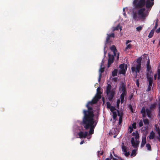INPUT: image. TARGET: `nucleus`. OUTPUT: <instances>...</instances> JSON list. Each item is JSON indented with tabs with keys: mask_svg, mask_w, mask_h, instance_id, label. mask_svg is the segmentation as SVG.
Listing matches in <instances>:
<instances>
[{
	"mask_svg": "<svg viewBox=\"0 0 160 160\" xmlns=\"http://www.w3.org/2000/svg\"><path fill=\"white\" fill-rule=\"evenodd\" d=\"M82 125L86 130L89 129V134H92L94 133V130L96 124H94L95 120L94 117L82 118Z\"/></svg>",
	"mask_w": 160,
	"mask_h": 160,
	"instance_id": "f257e3e1",
	"label": "nucleus"
},
{
	"mask_svg": "<svg viewBox=\"0 0 160 160\" xmlns=\"http://www.w3.org/2000/svg\"><path fill=\"white\" fill-rule=\"evenodd\" d=\"M94 102L92 100L88 102L86 105V107L87 108V110L83 109L82 111V113L83 116L82 118H91L94 117V113L93 108L92 107L93 104Z\"/></svg>",
	"mask_w": 160,
	"mask_h": 160,
	"instance_id": "f03ea898",
	"label": "nucleus"
},
{
	"mask_svg": "<svg viewBox=\"0 0 160 160\" xmlns=\"http://www.w3.org/2000/svg\"><path fill=\"white\" fill-rule=\"evenodd\" d=\"M111 85L108 84L106 90L105 91L106 92L108 99L110 101H111L113 99L115 95V89L112 88L111 90Z\"/></svg>",
	"mask_w": 160,
	"mask_h": 160,
	"instance_id": "7ed1b4c3",
	"label": "nucleus"
},
{
	"mask_svg": "<svg viewBox=\"0 0 160 160\" xmlns=\"http://www.w3.org/2000/svg\"><path fill=\"white\" fill-rule=\"evenodd\" d=\"M145 3V0H134L133 2V4L136 8H142Z\"/></svg>",
	"mask_w": 160,
	"mask_h": 160,
	"instance_id": "20e7f679",
	"label": "nucleus"
},
{
	"mask_svg": "<svg viewBox=\"0 0 160 160\" xmlns=\"http://www.w3.org/2000/svg\"><path fill=\"white\" fill-rule=\"evenodd\" d=\"M142 58H139L137 60V62L138 64L136 67H132L131 68V70L132 72H135L136 73L139 72L141 70V62Z\"/></svg>",
	"mask_w": 160,
	"mask_h": 160,
	"instance_id": "39448f33",
	"label": "nucleus"
},
{
	"mask_svg": "<svg viewBox=\"0 0 160 160\" xmlns=\"http://www.w3.org/2000/svg\"><path fill=\"white\" fill-rule=\"evenodd\" d=\"M147 66V76H152V72L151 70V68L150 65V62L149 59H148L146 64Z\"/></svg>",
	"mask_w": 160,
	"mask_h": 160,
	"instance_id": "423d86ee",
	"label": "nucleus"
},
{
	"mask_svg": "<svg viewBox=\"0 0 160 160\" xmlns=\"http://www.w3.org/2000/svg\"><path fill=\"white\" fill-rule=\"evenodd\" d=\"M114 57L112 55L108 54V68L110 67L111 65L113 63L114 60Z\"/></svg>",
	"mask_w": 160,
	"mask_h": 160,
	"instance_id": "0eeeda50",
	"label": "nucleus"
},
{
	"mask_svg": "<svg viewBox=\"0 0 160 160\" xmlns=\"http://www.w3.org/2000/svg\"><path fill=\"white\" fill-rule=\"evenodd\" d=\"M119 91L122 92V93H127L126 87L125 84L124 83H121L119 88Z\"/></svg>",
	"mask_w": 160,
	"mask_h": 160,
	"instance_id": "6e6552de",
	"label": "nucleus"
},
{
	"mask_svg": "<svg viewBox=\"0 0 160 160\" xmlns=\"http://www.w3.org/2000/svg\"><path fill=\"white\" fill-rule=\"evenodd\" d=\"M145 9L144 8H141L138 11V14L140 16L142 19H144L146 17V14L144 13Z\"/></svg>",
	"mask_w": 160,
	"mask_h": 160,
	"instance_id": "1a4fd4ad",
	"label": "nucleus"
},
{
	"mask_svg": "<svg viewBox=\"0 0 160 160\" xmlns=\"http://www.w3.org/2000/svg\"><path fill=\"white\" fill-rule=\"evenodd\" d=\"M154 0H147L145 3L146 8H151L154 4Z\"/></svg>",
	"mask_w": 160,
	"mask_h": 160,
	"instance_id": "9d476101",
	"label": "nucleus"
},
{
	"mask_svg": "<svg viewBox=\"0 0 160 160\" xmlns=\"http://www.w3.org/2000/svg\"><path fill=\"white\" fill-rule=\"evenodd\" d=\"M127 65H126V67H125L124 63H123L120 64L119 66V68H120L121 70L120 73L122 74H124L125 73L127 69Z\"/></svg>",
	"mask_w": 160,
	"mask_h": 160,
	"instance_id": "9b49d317",
	"label": "nucleus"
},
{
	"mask_svg": "<svg viewBox=\"0 0 160 160\" xmlns=\"http://www.w3.org/2000/svg\"><path fill=\"white\" fill-rule=\"evenodd\" d=\"M88 135V132L87 131L83 132L82 131L79 132L78 133V135L79 136V137L81 138H86Z\"/></svg>",
	"mask_w": 160,
	"mask_h": 160,
	"instance_id": "f8f14e48",
	"label": "nucleus"
},
{
	"mask_svg": "<svg viewBox=\"0 0 160 160\" xmlns=\"http://www.w3.org/2000/svg\"><path fill=\"white\" fill-rule=\"evenodd\" d=\"M131 143L132 147L134 148H137L139 142L138 141H136V142H135L134 138V137H132L131 138Z\"/></svg>",
	"mask_w": 160,
	"mask_h": 160,
	"instance_id": "ddd939ff",
	"label": "nucleus"
},
{
	"mask_svg": "<svg viewBox=\"0 0 160 160\" xmlns=\"http://www.w3.org/2000/svg\"><path fill=\"white\" fill-rule=\"evenodd\" d=\"M152 76H147V77L148 82V85L152 87L153 84V79Z\"/></svg>",
	"mask_w": 160,
	"mask_h": 160,
	"instance_id": "4468645a",
	"label": "nucleus"
},
{
	"mask_svg": "<svg viewBox=\"0 0 160 160\" xmlns=\"http://www.w3.org/2000/svg\"><path fill=\"white\" fill-rule=\"evenodd\" d=\"M111 132L112 134L114 135L113 138H115L118 133V131L117 128H112Z\"/></svg>",
	"mask_w": 160,
	"mask_h": 160,
	"instance_id": "2eb2a0df",
	"label": "nucleus"
},
{
	"mask_svg": "<svg viewBox=\"0 0 160 160\" xmlns=\"http://www.w3.org/2000/svg\"><path fill=\"white\" fill-rule=\"evenodd\" d=\"M104 67H100L99 70V77L98 79V82H100L101 80V77L102 76V73L104 71Z\"/></svg>",
	"mask_w": 160,
	"mask_h": 160,
	"instance_id": "dca6fc26",
	"label": "nucleus"
},
{
	"mask_svg": "<svg viewBox=\"0 0 160 160\" xmlns=\"http://www.w3.org/2000/svg\"><path fill=\"white\" fill-rule=\"evenodd\" d=\"M146 143V137H143L142 138V141L141 147V148L143 147Z\"/></svg>",
	"mask_w": 160,
	"mask_h": 160,
	"instance_id": "f3484780",
	"label": "nucleus"
},
{
	"mask_svg": "<svg viewBox=\"0 0 160 160\" xmlns=\"http://www.w3.org/2000/svg\"><path fill=\"white\" fill-rule=\"evenodd\" d=\"M152 110L149 108H147L146 109V112L148 117L149 118H151L152 116L151 112Z\"/></svg>",
	"mask_w": 160,
	"mask_h": 160,
	"instance_id": "a211bd4d",
	"label": "nucleus"
},
{
	"mask_svg": "<svg viewBox=\"0 0 160 160\" xmlns=\"http://www.w3.org/2000/svg\"><path fill=\"white\" fill-rule=\"evenodd\" d=\"M98 96L97 95H96L94 98L92 99V100L94 102L93 103H95V104L97 103V102L101 98H99V97H98Z\"/></svg>",
	"mask_w": 160,
	"mask_h": 160,
	"instance_id": "6ab92c4d",
	"label": "nucleus"
},
{
	"mask_svg": "<svg viewBox=\"0 0 160 160\" xmlns=\"http://www.w3.org/2000/svg\"><path fill=\"white\" fill-rule=\"evenodd\" d=\"M101 88L100 87H98L97 89V94L96 95L98 96V97H99V98H101V94L102 92L100 91Z\"/></svg>",
	"mask_w": 160,
	"mask_h": 160,
	"instance_id": "aec40b11",
	"label": "nucleus"
},
{
	"mask_svg": "<svg viewBox=\"0 0 160 160\" xmlns=\"http://www.w3.org/2000/svg\"><path fill=\"white\" fill-rule=\"evenodd\" d=\"M127 94V93H122L120 96V98L121 100V103H122L124 102V98Z\"/></svg>",
	"mask_w": 160,
	"mask_h": 160,
	"instance_id": "412c9836",
	"label": "nucleus"
},
{
	"mask_svg": "<svg viewBox=\"0 0 160 160\" xmlns=\"http://www.w3.org/2000/svg\"><path fill=\"white\" fill-rule=\"evenodd\" d=\"M132 135L135 137V138L136 140L138 139L139 138V134L137 131L132 133Z\"/></svg>",
	"mask_w": 160,
	"mask_h": 160,
	"instance_id": "4be33fe9",
	"label": "nucleus"
},
{
	"mask_svg": "<svg viewBox=\"0 0 160 160\" xmlns=\"http://www.w3.org/2000/svg\"><path fill=\"white\" fill-rule=\"evenodd\" d=\"M155 137V133L153 131H152L150 133L149 138L150 139H152Z\"/></svg>",
	"mask_w": 160,
	"mask_h": 160,
	"instance_id": "5701e85b",
	"label": "nucleus"
},
{
	"mask_svg": "<svg viewBox=\"0 0 160 160\" xmlns=\"http://www.w3.org/2000/svg\"><path fill=\"white\" fill-rule=\"evenodd\" d=\"M154 33V29H152L151 30L150 32L148 37L149 38H152L153 36V34Z\"/></svg>",
	"mask_w": 160,
	"mask_h": 160,
	"instance_id": "b1692460",
	"label": "nucleus"
},
{
	"mask_svg": "<svg viewBox=\"0 0 160 160\" xmlns=\"http://www.w3.org/2000/svg\"><path fill=\"white\" fill-rule=\"evenodd\" d=\"M118 73V70L117 69H114L112 72V75L113 77L117 75Z\"/></svg>",
	"mask_w": 160,
	"mask_h": 160,
	"instance_id": "393cba45",
	"label": "nucleus"
},
{
	"mask_svg": "<svg viewBox=\"0 0 160 160\" xmlns=\"http://www.w3.org/2000/svg\"><path fill=\"white\" fill-rule=\"evenodd\" d=\"M113 118L114 120H116V118L117 117V113L116 112H113Z\"/></svg>",
	"mask_w": 160,
	"mask_h": 160,
	"instance_id": "a878e982",
	"label": "nucleus"
},
{
	"mask_svg": "<svg viewBox=\"0 0 160 160\" xmlns=\"http://www.w3.org/2000/svg\"><path fill=\"white\" fill-rule=\"evenodd\" d=\"M120 29V31H121L122 30V28L121 27H120V25L119 24H118L113 29V31L115 30H118L119 29Z\"/></svg>",
	"mask_w": 160,
	"mask_h": 160,
	"instance_id": "bb28decb",
	"label": "nucleus"
},
{
	"mask_svg": "<svg viewBox=\"0 0 160 160\" xmlns=\"http://www.w3.org/2000/svg\"><path fill=\"white\" fill-rule=\"evenodd\" d=\"M110 49L112 52L115 51L117 50L116 47L114 45H112L110 47Z\"/></svg>",
	"mask_w": 160,
	"mask_h": 160,
	"instance_id": "cd10ccee",
	"label": "nucleus"
},
{
	"mask_svg": "<svg viewBox=\"0 0 160 160\" xmlns=\"http://www.w3.org/2000/svg\"><path fill=\"white\" fill-rule=\"evenodd\" d=\"M144 123L145 125H148L149 124V122L148 119H146L143 120Z\"/></svg>",
	"mask_w": 160,
	"mask_h": 160,
	"instance_id": "c85d7f7f",
	"label": "nucleus"
},
{
	"mask_svg": "<svg viewBox=\"0 0 160 160\" xmlns=\"http://www.w3.org/2000/svg\"><path fill=\"white\" fill-rule=\"evenodd\" d=\"M156 104L155 103L151 104L150 107L149 109H150L151 110L153 109H154L156 107Z\"/></svg>",
	"mask_w": 160,
	"mask_h": 160,
	"instance_id": "c756f323",
	"label": "nucleus"
},
{
	"mask_svg": "<svg viewBox=\"0 0 160 160\" xmlns=\"http://www.w3.org/2000/svg\"><path fill=\"white\" fill-rule=\"evenodd\" d=\"M146 147L147 149L149 151H151V145L149 143H147L146 144Z\"/></svg>",
	"mask_w": 160,
	"mask_h": 160,
	"instance_id": "7c9ffc66",
	"label": "nucleus"
},
{
	"mask_svg": "<svg viewBox=\"0 0 160 160\" xmlns=\"http://www.w3.org/2000/svg\"><path fill=\"white\" fill-rule=\"evenodd\" d=\"M122 151L125 152H127V147L124 146V145H123V146H122Z\"/></svg>",
	"mask_w": 160,
	"mask_h": 160,
	"instance_id": "2f4dec72",
	"label": "nucleus"
},
{
	"mask_svg": "<svg viewBox=\"0 0 160 160\" xmlns=\"http://www.w3.org/2000/svg\"><path fill=\"white\" fill-rule=\"evenodd\" d=\"M107 37L106 38V44H108L109 42V41L110 39V37L109 36L108 34H107Z\"/></svg>",
	"mask_w": 160,
	"mask_h": 160,
	"instance_id": "473e14b6",
	"label": "nucleus"
},
{
	"mask_svg": "<svg viewBox=\"0 0 160 160\" xmlns=\"http://www.w3.org/2000/svg\"><path fill=\"white\" fill-rule=\"evenodd\" d=\"M128 108L130 109L131 112L133 113L134 112L133 110V108L132 105L131 104L129 105L128 106Z\"/></svg>",
	"mask_w": 160,
	"mask_h": 160,
	"instance_id": "72a5a7b5",
	"label": "nucleus"
},
{
	"mask_svg": "<svg viewBox=\"0 0 160 160\" xmlns=\"http://www.w3.org/2000/svg\"><path fill=\"white\" fill-rule=\"evenodd\" d=\"M132 45L131 44H129L127 45L125 48L126 50L130 49L132 47Z\"/></svg>",
	"mask_w": 160,
	"mask_h": 160,
	"instance_id": "f704fd0d",
	"label": "nucleus"
},
{
	"mask_svg": "<svg viewBox=\"0 0 160 160\" xmlns=\"http://www.w3.org/2000/svg\"><path fill=\"white\" fill-rule=\"evenodd\" d=\"M133 19L135 20H136L137 19V14L136 12H134L133 13Z\"/></svg>",
	"mask_w": 160,
	"mask_h": 160,
	"instance_id": "c9c22d12",
	"label": "nucleus"
},
{
	"mask_svg": "<svg viewBox=\"0 0 160 160\" xmlns=\"http://www.w3.org/2000/svg\"><path fill=\"white\" fill-rule=\"evenodd\" d=\"M146 111L145 108L143 107L142 108L141 112V113H146Z\"/></svg>",
	"mask_w": 160,
	"mask_h": 160,
	"instance_id": "e433bc0d",
	"label": "nucleus"
},
{
	"mask_svg": "<svg viewBox=\"0 0 160 160\" xmlns=\"http://www.w3.org/2000/svg\"><path fill=\"white\" fill-rule=\"evenodd\" d=\"M158 19H157L156 20V22H155V26H154V28H153V29H156L157 27L158 26Z\"/></svg>",
	"mask_w": 160,
	"mask_h": 160,
	"instance_id": "4c0bfd02",
	"label": "nucleus"
},
{
	"mask_svg": "<svg viewBox=\"0 0 160 160\" xmlns=\"http://www.w3.org/2000/svg\"><path fill=\"white\" fill-rule=\"evenodd\" d=\"M158 78L159 80V82H160V68L158 69Z\"/></svg>",
	"mask_w": 160,
	"mask_h": 160,
	"instance_id": "58836bf2",
	"label": "nucleus"
},
{
	"mask_svg": "<svg viewBox=\"0 0 160 160\" xmlns=\"http://www.w3.org/2000/svg\"><path fill=\"white\" fill-rule=\"evenodd\" d=\"M107 108H110L112 106L110 102H107L106 103Z\"/></svg>",
	"mask_w": 160,
	"mask_h": 160,
	"instance_id": "ea45409f",
	"label": "nucleus"
},
{
	"mask_svg": "<svg viewBox=\"0 0 160 160\" xmlns=\"http://www.w3.org/2000/svg\"><path fill=\"white\" fill-rule=\"evenodd\" d=\"M109 109L112 112H114V111L116 110V108L115 107L113 106H112Z\"/></svg>",
	"mask_w": 160,
	"mask_h": 160,
	"instance_id": "a19ab883",
	"label": "nucleus"
},
{
	"mask_svg": "<svg viewBox=\"0 0 160 160\" xmlns=\"http://www.w3.org/2000/svg\"><path fill=\"white\" fill-rule=\"evenodd\" d=\"M155 128V130L157 132V133L160 132V128L159 127H158L156 125Z\"/></svg>",
	"mask_w": 160,
	"mask_h": 160,
	"instance_id": "79ce46f5",
	"label": "nucleus"
},
{
	"mask_svg": "<svg viewBox=\"0 0 160 160\" xmlns=\"http://www.w3.org/2000/svg\"><path fill=\"white\" fill-rule=\"evenodd\" d=\"M142 27L140 26L137 27L136 29L137 31H140L142 29Z\"/></svg>",
	"mask_w": 160,
	"mask_h": 160,
	"instance_id": "37998d69",
	"label": "nucleus"
},
{
	"mask_svg": "<svg viewBox=\"0 0 160 160\" xmlns=\"http://www.w3.org/2000/svg\"><path fill=\"white\" fill-rule=\"evenodd\" d=\"M136 155V151L135 150H132L131 154V156H135Z\"/></svg>",
	"mask_w": 160,
	"mask_h": 160,
	"instance_id": "c03bdc74",
	"label": "nucleus"
},
{
	"mask_svg": "<svg viewBox=\"0 0 160 160\" xmlns=\"http://www.w3.org/2000/svg\"><path fill=\"white\" fill-rule=\"evenodd\" d=\"M120 99H118L117 102V107L118 108L119 107V104L120 102Z\"/></svg>",
	"mask_w": 160,
	"mask_h": 160,
	"instance_id": "a18cd8bd",
	"label": "nucleus"
},
{
	"mask_svg": "<svg viewBox=\"0 0 160 160\" xmlns=\"http://www.w3.org/2000/svg\"><path fill=\"white\" fill-rule=\"evenodd\" d=\"M117 111L118 112V116H119V117H121L122 118V114L121 113H120V112L119 110H117Z\"/></svg>",
	"mask_w": 160,
	"mask_h": 160,
	"instance_id": "49530a36",
	"label": "nucleus"
},
{
	"mask_svg": "<svg viewBox=\"0 0 160 160\" xmlns=\"http://www.w3.org/2000/svg\"><path fill=\"white\" fill-rule=\"evenodd\" d=\"M158 115L160 117V102H158Z\"/></svg>",
	"mask_w": 160,
	"mask_h": 160,
	"instance_id": "de8ad7c7",
	"label": "nucleus"
},
{
	"mask_svg": "<svg viewBox=\"0 0 160 160\" xmlns=\"http://www.w3.org/2000/svg\"><path fill=\"white\" fill-rule=\"evenodd\" d=\"M139 127H141L143 126V122L142 120H140L139 123Z\"/></svg>",
	"mask_w": 160,
	"mask_h": 160,
	"instance_id": "09e8293b",
	"label": "nucleus"
},
{
	"mask_svg": "<svg viewBox=\"0 0 160 160\" xmlns=\"http://www.w3.org/2000/svg\"><path fill=\"white\" fill-rule=\"evenodd\" d=\"M152 87V86H150L148 85V87L147 89L146 90V91L147 92H149L151 90V87Z\"/></svg>",
	"mask_w": 160,
	"mask_h": 160,
	"instance_id": "8fccbe9b",
	"label": "nucleus"
},
{
	"mask_svg": "<svg viewBox=\"0 0 160 160\" xmlns=\"http://www.w3.org/2000/svg\"><path fill=\"white\" fill-rule=\"evenodd\" d=\"M122 118L121 117H120L119 118V125H120L121 123H122Z\"/></svg>",
	"mask_w": 160,
	"mask_h": 160,
	"instance_id": "3c124183",
	"label": "nucleus"
},
{
	"mask_svg": "<svg viewBox=\"0 0 160 160\" xmlns=\"http://www.w3.org/2000/svg\"><path fill=\"white\" fill-rule=\"evenodd\" d=\"M129 132H130V133H131L133 131V128L132 127L130 126L129 127Z\"/></svg>",
	"mask_w": 160,
	"mask_h": 160,
	"instance_id": "603ef678",
	"label": "nucleus"
},
{
	"mask_svg": "<svg viewBox=\"0 0 160 160\" xmlns=\"http://www.w3.org/2000/svg\"><path fill=\"white\" fill-rule=\"evenodd\" d=\"M132 127L133 128H134V129H135L136 128V123H134L132 124Z\"/></svg>",
	"mask_w": 160,
	"mask_h": 160,
	"instance_id": "864d4df0",
	"label": "nucleus"
},
{
	"mask_svg": "<svg viewBox=\"0 0 160 160\" xmlns=\"http://www.w3.org/2000/svg\"><path fill=\"white\" fill-rule=\"evenodd\" d=\"M109 36L110 37L114 38L115 36L114 34L113 33H112L110 34H109Z\"/></svg>",
	"mask_w": 160,
	"mask_h": 160,
	"instance_id": "5fc2aeb1",
	"label": "nucleus"
},
{
	"mask_svg": "<svg viewBox=\"0 0 160 160\" xmlns=\"http://www.w3.org/2000/svg\"><path fill=\"white\" fill-rule=\"evenodd\" d=\"M104 62L103 60H102V62L101 63L100 67H104Z\"/></svg>",
	"mask_w": 160,
	"mask_h": 160,
	"instance_id": "6e6d98bb",
	"label": "nucleus"
},
{
	"mask_svg": "<svg viewBox=\"0 0 160 160\" xmlns=\"http://www.w3.org/2000/svg\"><path fill=\"white\" fill-rule=\"evenodd\" d=\"M136 84L137 85V86L138 87H139V80L138 79H137L136 80Z\"/></svg>",
	"mask_w": 160,
	"mask_h": 160,
	"instance_id": "4d7b16f0",
	"label": "nucleus"
},
{
	"mask_svg": "<svg viewBox=\"0 0 160 160\" xmlns=\"http://www.w3.org/2000/svg\"><path fill=\"white\" fill-rule=\"evenodd\" d=\"M125 155L126 157H128L130 155V153L129 152H125Z\"/></svg>",
	"mask_w": 160,
	"mask_h": 160,
	"instance_id": "13d9d810",
	"label": "nucleus"
},
{
	"mask_svg": "<svg viewBox=\"0 0 160 160\" xmlns=\"http://www.w3.org/2000/svg\"><path fill=\"white\" fill-rule=\"evenodd\" d=\"M156 32L158 33L160 32V27L156 31Z\"/></svg>",
	"mask_w": 160,
	"mask_h": 160,
	"instance_id": "bf43d9fd",
	"label": "nucleus"
},
{
	"mask_svg": "<svg viewBox=\"0 0 160 160\" xmlns=\"http://www.w3.org/2000/svg\"><path fill=\"white\" fill-rule=\"evenodd\" d=\"M110 155L111 156V159L112 158V159L113 160H118L117 158H113V156L112 155L111 153L110 154Z\"/></svg>",
	"mask_w": 160,
	"mask_h": 160,
	"instance_id": "052dcab7",
	"label": "nucleus"
},
{
	"mask_svg": "<svg viewBox=\"0 0 160 160\" xmlns=\"http://www.w3.org/2000/svg\"><path fill=\"white\" fill-rule=\"evenodd\" d=\"M113 54H114L113 56H116L117 55V50H116L115 51H113Z\"/></svg>",
	"mask_w": 160,
	"mask_h": 160,
	"instance_id": "680f3d73",
	"label": "nucleus"
},
{
	"mask_svg": "<svg viewBox=\"0 0 160 160\" xmlns=\"http://www.w3.org/2000/svg\"><path fill=\"white\" fill-rule=\"evenodd\" d=\"M98 155L100 154V155H102L103 154V152L102 151L100 153V151H98Z\"/></svg>",
	"mask_w": 160,
	"mask_h": 160,
	"instance_id": "e2e57ef3",
	"label": "nucleus"
},
{
	"mask_svg": "<svg viewBox=\"0 0 160 160\" xmlns=\"http://www.w3.org/2000/svg\"><path fill=\"white\" fill-rule=\"evenodd\" d=\"M131 42H132L131 40H128L126 42V45H127L128 43Z\"/></svg>",
	"mask_w": 160,
	"mask_h": 160,
	"instance_id": "0e129e2a",
	"label": "nucleus"
},
{
	"mask_svg": "<svg viewBox=\"0 0 160 160\" xmlns=\"http://www.w3.org/2000/svg\"><path fill=\"white\" fill-rule=\"evenodd\" d=\"M143 118H145L146 117V113H142Z\"/></svg>",
	"mask_w": 160,
	"mask_h": 160,
	"instance_id": "69168bd1",
	"label": "nucleus"
},
{
	"mask_svg": "<svg viewBox=\"0 0 160 160\" xmlns=\"http://www.w3.org/2000/svg\"><path fill=\"white\" fill-rule=\"evenodd\" d=\"M157 76V74H155L154 75V79L155 80L156 79Z\"/></svg>",
	"mask_w": 160,
	"mask_h": 160,
	"instance_id": "338daca9",
	"label": "nucleus"
},
{
	"mask_svg": "<svg viewBox=\"0 0 160 160\" xmlns=\"http://www.w3.org/2000/svg\"><path fill=\"white\" fill-rule=\"evenodd\" d=\"M158 135L159 137H158L157 138H160V131L158 132Z\"/></svg>",
	"mask_w": 160,
	"mask_h": 160,
	"instance_id": "774afa93",
	"label": "nucleus"
}]
</instances>
